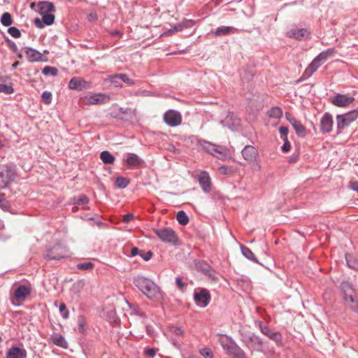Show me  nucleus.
<instances>
[{
	"label": "nucleus",
	"mask_w": 358,
	"mask_h": 358,
	"mask_svg": "<svg viewBox=\"0 0 358 358\" xmlns=\"http://www.w3.org/2000/svg\"><path fill=\"white\" fill-rule=\"evenodd\" d=\"M345 260L349 268L358 271V260L350 254L345 255Z\"/></svg>",
	"instance_id": "nucleus-33"
},
{
	"label": "nucleus",
	"mask_w": 358,
	"mask_h": 358,
	"mask_svg": "<svg viewBox=\"0 0 358 358\" xmlns=\"http://www.w3.org/2000/svg\"><path fill=\"white\" fill-rule=\"evenodd\" d=\"M89 203V199L87 196L83 194L79 196L78 199L76 203L78 205H85Z\"/></svg>",
	"instance_id": "nucleus-48"
},
{
	"label": "nucleus",
	"mask_w": 358,
	"mask_h": 358,
	"mask_svg": "<svg viewBox=\"0 0 358 358\" xmlns=\"http://www.w3.org/2000/svg\"><path fill=\"white\" fill-rule=\"evenodd\" d=\"M134 217V215L132 213H127L124 215L123 222L127 223L130 222Z\"/></svg>",
	"instance_id": "nucleus-55"
},
{
	"label": "nucleus",
	"mask_w": 358,
	"mask_h": 358,
	"mask_svg": "<svg viewBox=\"0 0 358 358\" xmlns=\"http://www.w3.org/2000/svg\"><path fill=\"white\" fill-rule=\"evenodd\" d=\"M341 289L343 292L344 299L346 302L355 303L357 301V294L353 289L352 285L348 282L345 281L341 282Z\"/></svg>",
	"instance_id": "nucleus-11"
},
{
	"label": "nucleus",
	"mask_w": 358,
	"mask_h": 358,
	"mask_svg": "<svg viewBox=\"0 0 358 358\" xmlns=\"http://www.w3.org/2000/svg\"><path fill=\"white\" fill-rule=\"evenodd\" d=\"M336 52L335 48H331L321 52L316 58L322 64L329 58L333 57Z\"/></svg>",
	"instance_id": "nucleus-26"
},
{
	"label": "nucleus",
	"mask_w": 358,
	"mask_h": 358,
	"mask_svg": "<svg viewBox=\"0 0 358 358\" xmlns=\"http://www.w3.org/2000/svg\"><path fill=\"white\" fill-rule=\"evenodd\" d=\"M68 252L69 250L66 247L57 244L48 250L45 257L50 260H60L67 257L69 256Z\"/></svg>",
	"instance_id": "nucleus-8"
},
{
	"label": "nucleus",
	"mask_w": 358,
	"mask_h": 358,
	"mask_svg": "<svg viewBox=\"0 0 358 358\" xmlns=\"http://www.w3.org/2000/svg\"><path fill=\"white\" fill-rule=\"evenodd\" d=\"M220 171L224 175H227L229 173V171L227 166H222L220 167Z\"/></svg>",
	"instance_id": "nucleus-58"
},
{
	"label": "nucleus",
	"mask_w": 358,
	"mask_h": 358,
	"mask_svg": "<svg viewBox=\"0 0 358 358\" xmlns=\"http://www.w3.org/2000/svg\"><path fill=\"white\" fill-rule=\"evenodd\" d=\"M115 186L119 189L126 188L130 183V180L123 176H119L115 180Z\"/></svg>",
	"instance_id": "nucleus-34"
},
{
	"label": "nucleus",
	"mask_w": 358,
	"mask_h": 358,
	"mask_svg": "<svg viewBox=\"0 0 358 358\" xmlns=\"http://www.w3.org/2000/svg\"><path fill=\"white\" fill-rule=\"evenodd\" d=\"M136 95H137V96H150V93L148 91L143 90L141 92L136 93Z\"/></svg>",
	"instance_id": "nucleus-62"
},
{
	"label": "nucleus",
	"mask_w": 358,
	"mask_h": 358,
	"mask_svg": "<svg viewBox=\"0 0 358 358\" xmlns=\"http://www.w3.org/2000/svg\"><path fill=\"white\" fill-rule=\"evenodd\" d=\"M87 19L89 21H96L97 20V15L95 13H91L87 15Z\"/></svg>",
	"instance_id": "nucleus-57"
},
{
	"label": "nucleus",
	"mask_w": 358,
	"mask_h": 358,
	"mask_svg": "<svg viewBox=\"0 0 358 358\" xmlns=\"http://www.w3.org/2000/svg\"><path fill=\"white\" fill-rule=\"evenodd\" d=\"M164 120L169 126L176 127L181 124L182 117L179 112L169 110L164 113Z\"/></svg>",
	"instance_id": "nucleus-13"
},
{
	"label": "nucleus",
	"mask_w": 358,
	"mask_h": 358,
	"mask_svg": "<svg viewBox=\"0 0 358 358\" xmlns=\"http://www.w3.org/2000/svg\"><path fill=\"white\" fill-rule=\"evenodd\" d=\"M120 80L129 85H134L135 82L126 73H117Z\"/></svg>",
	"instance_id": "nucleus-43"
},
{
	"label": "nucleus",
	"mask_w": 358,
	"mask_h": 358,
	"mask_svg": "<svg viewBox=\"0 0 358 358\" xmlns=\"http://www.w3.org/2000/svg\"><path fill=\"white\" fill-rule=\"evenodd\" d=\"M283 141H284V143L282 146V151L283 152H287L289 151V150H290V148H291L290 143L289 142L287 137L284 138Z\"/></svg>",
	"instance_id": "nucleus-49"
},
{
	"label": "nucleus",
	"mask_w": 358,
	"mask_h": 358,
	"mask_svg": "<svg viewBox=\"0 0 358 358\" xmlns=\"http://www.w3.org/2000/svg\"><path fill=\"white\" fill-rule=\"evenodd\" d=\"M241 153L243 159L252 164V168L253 170H260L261 165L257 161L259 153L257 150L254 146L249 145H245L242 150Z\"/></svg>",
	"instance_id": "nucleus-5"
},
{
	"label": "nucleus",
	"mask_w": 358,
	"mask_h": 358,
	"mask_svg": "<svg viewBox=\"0 0 358 358\" xmlns=\"http://www.w3.org/2000/svg\"><path fill=\"white\" fill-rule=\"evenodd\" d=\"M34 24H35L36 27L39 28V29H42L45 26V23H43V19L41 20L39 18H36L34 20Z\"/></svg>",
	"instance_id": "nucleus-52"
},
{
	"label": "nucleus",
	"mask_w": 358,
	"mask_h": 358,
	"mask_svg": "<svg viewBox=\"0 0 358 358\" xmlns=\"http://www.w3.org/2000/svg\"><path fill=\"white\" fill-rule=\"evenodd\" d=\"M31 293L29 287L24 285H21L17 287L15 291V297L19 301H23L26 297Z\"/></svg>",
	"instance_id": "nucleus-23"
},
{
	"label": "nucleus",
	"mask_w": 358,
	"mask_h": 358,
	"mask_svg": "<svg viewBox=\"0 0 358 358\" xmlns=\"http://www.w3.org/2000/svg\"><path fill=\"white\" fill-rule=\"evenodd\" d=\"M286 119L292 124L296 134L300 137H304L306 134V130L300 121L297 120L292 114L287 113Z\"/></svg>",
	"instance_id": "nucleus-15"
},
{
	"label": "nucleus",
	"mask_w": 358,
	"mask_h": 358,
	"mask_svg": "<svg viewBox=\"0 0 358 358\" xmlns=\"http://www.w3.org/2000/svg\"><path fill=\"white\" fill-rule=\"evenodd\" d=\"M24 52L30 62H43L46 60L40 52L31 48L26 47L24 48Z\"/></svg>",
	"instance_id": "nucleus-19"
},
{
	"label": "nucleus",
	"mask_w": 358,
	"mask_h": 358,
	"mask_svg": "<svg viewBox=\"0 0 358 358\" xmlns=\"http://www.w3.org/2000/svg\"><path fill=\"white\" fill-rule=\"evenodd\" d=\"M201 148L211 155L218 159H224L229 157V150L224 146L213 144L204 140L199 141Z\"/></svg>",
	"instance_id": "nucleus-4"
},
{
	"label": "nucleus",
	"mask_w": 358,
	"mask_h": 358,
	"mask_svg": "<svg viewBox=\"0 0 358 358\" xmlns=\"http://www.w3.org/2000/svg\"><path fill=\"white\" fill-rule=\"evenodd\" d=\"M322 65V63L316 58L311 62L308 66L306 69L303 73L304 76L310 77Z\"/></svg>",
	"instance_id": "nucleus-25"
},
{
	"label": "nucleus",
	"mask_w": 358,
	"mask_h": 358,
	"mask_svg": "<svg viewBox=\"0 0 358 358\" xmlns=\"http://www.w3.org/2000/svg\"><path fill=\"white\" fill-rule=\"evenodd\" d=\"M210 299L209 292L206 289H201L194 293V300L199 307H206L209 304Z\"/></svg>",
	"instance_id": "nucleus-10"
},
{
	"label": "nucleus",
	"mask_w": 358,
	"mask_h": 358,
	"mask_svg": "<svg viewBox=\"0 0 358 358\" xmlns=\"http://www.w3.org/2000/svg\"><path fill=\"white\" fill-rule=\"evenodd\" d=\"M241 341L251 353L255 351L263 352L265 350L266 343L255 333H241Z\"/></svg>",
	"instance_id": "nucleus-3"
},
{
	"label": "nucleus",
	"mask_w": 358,
	"mask_h": 358,
	"mask_svg": "<svg viewBox=\"0 0 358 358\" xmlns=\"http://www.w3.org/2000/svg\"><path fill=\"white\" fill-rule=\"evenodd\" d=\"M199 352L204 358H213V352L208 348L200 349Z\"/></svg>",
	"instance_id": "nucleus-45"
},
{
	"label": "nucleus",
	"mask_w": 358,
	"mask_h": 358,
	"mask_svg": "<svg viewBox=\"0 0 358 358\" xmlns=\"http://www.w3.org/2000/svg\"><path fill=\"white\" fill-rule=\"evenodd\" d=\"M259 327L260 331L268 338H269V335H271L273 333L268 326L264 325L262 322H259Z\"/></svg>",
	"instance_id": "nucleus-44"
},
{
	"label": "nucleus",
	"mask_w": 358,
	"mask_h": 358,
	"mask_svg": "<svg viewBox=\"0 0 358 358\" xmlns=\"http://www.w3.org/2000/svg\"><path fill=\"white\" fill-rule=\"evenodd\" d=\"M351 189L357 192H358V182L355 181L352 182L350 184Z\"/></svg>",
	"instance_id": "nucleus-60"
},
{
	"label": "nucleus",
	"mask_w": 358,
	"mask_h": 358,
	"mask_svg": "<svg viewBox=\"0 0 358 358\" xmlns=\"http://www.w3.org/2000/svg\"><path fill=\"white\" fill-rule=\"evenodd\" d=\"M237 29L234 27L220 26L215 29L214 34L217 36H227L231 34H234L237 32Z\"/></svg>",
	"instance_id": "nucleus-24"
},
{
	"label": "nucleus",
	"mask_w": 358,
	"mask_h": 358,
	"mask_svg": "<svg viewBox=\"0 0 358 358\" xmlns=\"http://www.w3.org/2000/svg\"><path fill=\"white\" fill-rule=\"evenodd\" d=\"M145 353L148 357L153 358L155 355H156V351L153 348H148L145 350Z\"/></svg>",
	"instance_id": "nucleus-53"
},
{
	"label": "nucleus",
	"mask_w": 358,
	"mask_h": 358,
	"mask_svg": "<svg viewBox=\"0 0 358 358\" xmlns=\"http://www.w3.org/2000/svg\"><path fill=\"white\" fill-rule=\"evenodd\" d=\"M0 21L1 23L5 27L10 26L13 23L11 15L8 12L4 13L1 15Z\"/></svg>",
	"instance_id": "nucleus-37"
},
{
	"label": "nucleus",
	"mask_w": 358,
	"mask_h": 358,
	"mask_svg": "<svg viewBox=\"0 0 358 358\" xmlns=\"http://www.w3.org/2000/svg\"><path fill=\"white\" fill-rule=\"evenodd\" d=\"M241 250L242 255L245 258H247L254 262H256V263L258 262L257 259L256 258L255 254L252 252V251L250 248H248L245 246L241 245Z\"/></svg>",
	"instance_id": "nucleus-32"
},
{
	"label": "nucleus",
	"mask_w": 358,
	"mask_h": 358,
	"mask_svg": "<svg viewBox=\"0 0 358 358\" xmlns=\"http://www.w3.org/2000/svg\"><path fill=\"white\" fill-rule=\"evenodd\" d=\"M42 100L45 104H50L52 101V94L48 91H45L42 94Z\"/></svg>",
	"instance_id": "nucleus-47"
},
{
	"label": "nucleus",
	"mask_w": 358,
	"mask_h": 358,
	"mask_svg": "<svg viewBox=\"0 0 358 358\" xmlns=\"http://www.w3.org/2000/svg\"><path fill=\"white\" fill-rule=\"evenodd\" d=\"M311 31L307 28L293 27L287 32V36L298 41L306 40L310 36Z\"/></svg>",
	"instance_id": "nucleus-12"
},
{
	"label": "nucleus",
	"mask_w": 358,
	"mask_h": 358,
	"mask_svg": "<svg viewBox=\"0 0 358 358\" xmlns=\"http://www.w3.org/2000/svg\"><path fill=\"white\" fill-rule=\"evenodd\" d=\"M279 132L282 136H285V137H287V136L288 134L289 130L287 127L281 126L279 128Z\"/></svg>",
	"instance_id": "nucleus-51"
},
{
	"label": "nucleus",
	"mask_w": 358,
	"mask_h": 358,
	"mask_svg": "<svg viewBox=\"0 0 358 358\" xmlns=\"http://www.w3.org/2000/svg\"><path fill=\"white\" fill-rule=\"evenodd\" d=\"M66 305L64 303H62L59 305V310L60 313H63L64 311L66 310Z\"/></svg>",
	"instance_id": "nucleus-63"
},
{
	"label": "nucleus",
	"mask_w": 358,
	"mask_h": 358,
	"mask_svg": "<svg viewBox=\"0 0 358 358\" xmlns=\"http://www.w3.org/2000/svg\"><path fill=\"white\" fill-rule=\"evenodd\" d=\"M127 165L130 168H138L142 166L144 161L140 158L136 154L129 153L125 159Z\"/></svg>",
	"instance_id": "nucleus-21"
},
{
	"label": "nucleus",
	"mask_w": 358,
	"mask_h": 358,
	"mask_svg": "<svg viewBox=\"0 0 358 358\" xmlns=\"http://www.w3.org/2000/svg\"><path fill=\"white\" fill-rule=\"evenodd\" d=\"M106 81L110 83L114 87L121 88L122 87L121 80H120L117 73L112 76H108L106 78Z\"/></svg>",
	"instance_id": "nucleus-29"
},
{
	"label": "nucleus",
	"mask_w": 358,
	"mask_h": 358,
	"mask_svg": "<svg viewBox=\"0 0 358 358\" xmlns=\"http://www.w3.org/2000/svg\"><path fill=\"white\" fill-rule=\"evenodd\" d=\"M349 308L355 313H358V298L357 302L350 303Z\"/></svg>",
	"instance_id": "nucleus-54"
},
{
	"label": "nucleus",
	"mask_w": 358,
	"mask_h": 358,
	"mask_svg": "<svg viewBox=\"0 0 358 358\" xmlns=\"http://www.w3.org/2000/svg\"><path fill=\"white\" fill-rule=\"evenodd\" d=\"M139 250L137 248H132L131 250V257H135L140 255Z\"/></svg>",
	"instance_id": "nucleus-59"
},
{
	"label": "nucleus",
	"mask_w": 358,
	"mask_h": 358,
	"mask_svg": "<svg viewBox=\"0 0 358 358\" xmlns=\"http://www.w3.org/2000/svg\"><path fill=\"white\" fill-rule=\"evenodd\" d=\"M175 334L177 335H182L183 334V331L180 327H176L175 329Z\"/></svg>",
	"instance_id": "nucleus-64"
},
{
	"label": "nucleus",
	"mask_w": 358,
	"mask_h": 358,
	"mask_svg": "<svg viewBox=\"0 0 358 358\" xmlns=\"http://www.w3.org/2000/svg\"><path fill=\"white\" fill-rule=\"evenodd\" d=\"M199 183L205 192H209L211 189L210 178L206 171H202L198 176Z\"/></svg>",
	"instance_id": "nucleus-20"
},
{
	"label": "nucleus",
	"mask_w": 358,
	"mask_h": 358,
	"mask_svg": "<svg viewBox=\"0 0 358 358\" xmlns=\"http://www.w3.org/2000/svg\"><path fill=\"white\" fill-rule=\"evenodd\" d=\"M220 124L234 131L240 126L241 120L234 113H229L225 118L220 122Z\"/></svg>",
	"instance_id": "nucleus-14"
},
{
	"label": "nucleus",
	"mask_w": 358,
	"mask_h": 358,
	"mask_svg": "<svg viewBox=\"0 0 358 358\" xmlns=\"http://www.w3.org/2000/svg\"><path fill=\"white\" fill-rule=\"evenodd\" d=\"M358 117V110H353L349 113L336 115V126L338 130L341 131L348 127Z\"/></svg>",
	"instance_id": "nucleus-7"
},
{
	"label": "nucleus",
	"mask_w": 358,
	"mask_h": 358,
	"mask_svg": "<svg viewBox=\"0 0 358 358\" xmlns=\"http://www.w3.org/2000/svg\"><path fill=\"white\" fill-rule=\"evenodd\" d=\"M176 219L178 222L182 225H186L189 222V217L183 210L177 213Z\"/></svg>",
	"instance_id": "nucleus-36"
},
{
	"label": "nucleus",
	"mask_w": 358,
	"mask_h": 358,
	"mask_svg": "<svg viewBox=\"0 0 358 358\" xmlns=\"http://www.w3.org/2000/svg\"><path fill=\"white\" fill-rule=\"evenodd\" d=\"M333 117L329 113H325L320 119V131L322 133H329L332 130Z\"/></svg>",
	"instance_id": "nucleus-17"
},
{
	"label": "nucleus",
	"mask_w": 358,
	"mask_h": 358,
	"mask_svg": "<svg viewBox=\"0 0 358 358\" xmlns=\"http://www.w3.org/2000/svg\"><path fill=\"white\" fill-rule=\"evenodd\" d=\"M27 353L24 348L13 345L6 352V358H27Z\"/></svg>",
	"instance_id": "nucleus-18"
},
{
	"label": "nucleus",
	"mask_w": 358,
	"mask_h": 358,
	"mask_svg": "<svg viewBox=\"0 0 358 358\" xmlns=\"http://www.w3.org/2000/svg\"><path fill=\"white\" fill-rule=\"evenodd\" d=\"M83 83L84 81L82 79L73 77L70 80L69 83V87L71 90H80L84 87Z\"/></svg>",
	"instance_id": "nucleus-27"
},
{
	"label": "nucleus",
	"mask_w": 358,
	"mask_h": 358,
	"mask_svg": "<svg viewBox=\"0 0 358 358\" xmlns=\"http://www.w3.org/2000/svg\"><path fill=\"white\" fill-rule=\"evenodd\" d=\"M269 338L273 341L278 345H282V337L278 331H273L271 335H269Z\"/></svg>",
	"instance_id": "nucleus-40"
},
{
	"label": "nucleus",
	"mask_w": 358,
	"mask_h": 358,
	"mask_svg": "<svg viewBox=\"0 0 358 358\" xmlns=\"http://www.w3.org/2000/svg\"><path fill=\"white\" fill-rule=\"evenodd\" d=\"M176 282L178 288L182 289L185 287V283L182 281L180 277H177L176 279Z\"/></svg>",
	"instance_id": "nucleus-56"
},
{
	"label": "nucleus",
	"mask_w": 358,
	"mask_h": 358,
	"mask_svg": "<svg viewBox=\"0 0 358 358\" xmlns=\"http://www.w3.org/2000/svg\"><path fill=\"white\" fill-rule=\"evenodd\" d=\"M134 284L150 299H157L162 296L159 287L151 280L143 276L134 278Z\"/></svg>",
	"instance_id": "nucleus-1"
},
{
	"label": "nucleus",
	"mask_w": 358,
	"mask_h": 358,
	"mask_svg": "<svg viewBox=\"0 0 358 358\" xmlns=\"http://www.w3.org/2000/svg\"><path fill=\"white\" fill-rule=\"evenodd\" d=\"M16 178L15 170L8 166L0 169V189L6 188Z\"/></svg>",
	"instance_id": "nucleus-6"
},
{
	"label": "nucleus",
	"mask_w": 358,
	"mask_h": 358,
	"mask_svg": "<svg viewBox=\"0 0 358 358\" xmlns=\"http://www.w3.org/2000/svg\"><path fill=\"white\" fill-rule=\"evenodd\" d=\"M100 159L104 164H110L115 161L114 156L108 151L103 150L100 154Z\"/></svg>",
	"instance_id": "nucleus-31"
},
{
	"label": "nucleus",
	"mask_w": 358,
	"mask_h": 358,
	"mask_svg": "<svg viewBox=\"0 0 358 358\" xmlns=\"http://www.w3.org/2000/svg\"><path fill=\"white\" fill-rule=\"evenodd\" d=\"M43 15V23H45V25H51L54 23L55 22V15L53 14H51V13H47V14H44V15Z\"/></svg>",
	"instance_id": "nucleus-42"
},
{
	"label": "nucleus",
	"mask_w": 358,
	"mask_h": 358,
	"mask_svg": "<svg viewBox=\"0 0 358 358\" xmlns=\"http://www.w3.org/2000/svg\"><path fill=\"white\" fill-rule=\"evenodd\" d=\"M0 92H2L5 94H10L14 92V89L12 86V84H0Z\"/></svg>",
	"instance_id": "nucleus-39"
},
{
	"label": "nucleus",
	"mask_w": 358,
	"mask_h": 358,
	"mask_svg": "<svg viewBox=\"0 0 358 358\" xmlns=\"http://www.w3.org/2000/svg\"><path fill=\"white\" fill-rule=\"evenodd\" d=\"M41 15L55 11V6L52 3L48 1H39L36 9Z\"/></svg>",
	"instance_id": "nucleus-22"
},
{
	"label": "nucleus",
	"mask_w": 358,
	"mask_h": 358,
	"mask_svg": "<svg viewBox=\"0 0 358 358\" xmlns=\"http://www.w3.org/2000/svg\"><path fill=\"white\" fill-rule=\"evenodd\" d=\"M267 115L271 118H280L282 115V110L278 106L272 107L268 112Z\"/></svg>",
	"instance_id": "nucleus-35"
},
{
	"label": "nucleus",
	"mask_w": 358,
	"mask_h": 358,
	"mask_svg": "<svg viewBox=\"0 0 358 358\" xmlns=\"http://www.w3.org/2000/svg\"><path fill=\"white\" fill-rule=\"evenodd\" d=\"M154 231L163 242L173 243L177 241L176 232L171 228L157 229H155Z\"/></svg>",
	"instance_id": "nucleus-9"
},
{
	"label": "nucleus",
	"mask_w": 358,
	"mask_h": 358,
	"mask_svg": "<svg viewBox=\"0 0 358 358\" xmlns=\"http://www.w3.org/2000/svg\"><path fill=\"white\" fill-rule=\"evenodd\" d=\"M142 259L145 261H149L153 256V253L151 251H148L144 254H140Z\"/></svg>",
	"instance_id": "nucleus-50"
},
{
	"label": "nucleus",
	"mask_w": 358,
	"mask_h": 358,
	"mask_svg": "<svg viewBox=\"0 0 358 358\" xmlns=\"http://www.w3.org/2000/svg\"><path fill=\"white\" fill-rule=\"evenodd\" d=\"M354 101L355 98L352 96L343 94H337L333 97L331 103L338 107H345L351 104Z\"/></svg>",
	"instance_id": "nucleus-16"
},
{
	"label": "nucleus",
	"mask_w": 358,
	"mask_h": 358,
	"mask_svg": "<svg viewBox=\"0 0 358 358\" xmlns=\"http://www.w3.org/2000/svg\"><path fill=\"white\" fill-rule=\"evenodd\" d=\"M219 343L224 352L231 358H246L244 350L231 337L227 335H220Z\"/></svg>",
	"instance_id": "nucleus-2"
},
{
	"label": "nucleus",
	"mask_w": 358,
	"mask_h": 358,
	"mask_svg": "<svg viewBox=\"0 0 358 358\" xmlns=\"http://www.w3.org/2000/svg\"><path fill=\"white\" fill-rule=\"evenodd\" d=\"M8 32L14 38H19L21 36L20 31L15 27H10L8 29Z\"/></svg>",
	"instance_id": "nucleus-46"
},
{
	"label": "nucleus",
	"mask_w": 358,
	"mask_h": 358,
	"mask_svg": "<svg viewBox=\"0 0 358 358\" xmlns=\"http://www.w3.org/2000/svg\"><path fill=\"white\" fill-rule=\"evenodd\" d=\"M129 110V109L127 108H122V107L118 108V112L122 114H127L128 113Z\"/></svg>",
	"instance_id": "nucleus-61"
},
{
	"label": "nucleus",
	"mask_w": 358,
	"mask_h": 358,
	"mask_svg": "<svg viewBox=\"0 0 358 358\" xmlns=\"http://www.w3.org/2000/svg\"><path fill=\"white\" fill-rule=\"evenodd\" d=\"M79 270L90 271L94 268V264L91 262L79 263L76 265Z\"/></svg>",
	"instance_id": "nucleus-41"
},
{
	"label": "nucleus",
	"mask_w": 358,
	"mask_h": 358,
	"mask_svg": "<svg viewBox=\"0 0 358 358\" xmlns=\"http://www.w3.org/2000/svg\"><path fill=\"white\" fill-rule=\"evenodd\" d=\"M106 99V96L101 94L91 95L87 97V103L99 104L103 103Z\"/></svg>",
	"instance_id": "nucleus-28"
},
{
	"label": "nucleus",
	"mask_w": 358,
	"mask_h": 358,
	"mask_svg": "<svg viewBox=\"0 0 358 358\" xmlns=\"http://www.w3.org/2000/svg\"><path fill=\"white\" fill-rule=\"evenodd\" d=\"M52 343L59 347L66 348L67 343L64 337L60 334H55L52 336Z\"/></svg>",
	"instance_id": "nucleus-30"
},
{
	"label": "nucleus",
	"mask_w": 358,
	"mask_h": 358,
	"mask_svg": "<svg viewBox=\"0 0 358 358\" xmlns=\"http://www.w3.org/2000/svg\"><path fill=\"white\" fill-rule=\"evenodd\" d=\"M42 73L45 76H56L58 73V70L55 67L46 66H45L43 70Z\"/></svg>",
	"instance_id": "nucleus-38"
}]
</instances>
